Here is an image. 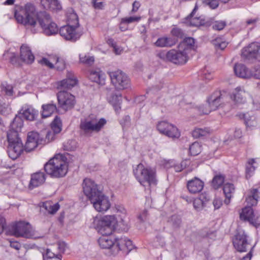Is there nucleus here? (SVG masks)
Wrapping results in <instances>:
<instances>
[{
    "label": "nucleus",
    "instance_id": "nucleus-1",
    "mask_svg": "<svg viewBox=\"0 0 260 260\" xmlns=\"http://www.w3.org/2000/svg\"><path fill=\"white\" fill-rule=\"evenodd\" d=\"M259 198L260 192L256 188L251 189L246 198L247 206L240 213L241 220L247 221L255 227L260 225V215L257 213H254L251 206L256 205Z\"/></svg>",
    "mask_w": 260,
    "mask_h": 260
},
{
    "label": "nucleus",
    "instance_id": "nucleus-2",
    "mask_svg": "<svg viewBox=\"0 0 260 260\" xmlns=\"http://www.w3.org/2000/svg\"><path fill=\"white\" fill-rule=\"evenodd\" d=\"M38 14L34 4L28 3L19 10L15 11V18L18 23L30 28L32 33L35 34L38 31V29L35 28Z\"/></svg>",
    "mask_w": 260,
    "mask_h": 260
},
{
    "label": "nucleus",
    "instance_id": "nucleus-3",
    "mask_svg": "<svg viewBox=\"0 0 260 260\" xmlns=\"http://www.w3.org/2000/svg\"><path fill=\"white\" fill-rule=\"evenodd\" d=\"M133 173L137 180L143 186L151 187L157 184L156 172L154 168L145 167L140 163L134 169Z\"/></svg>",
    "mask_w": 260,
    "mask_h": 260
},
{
    "label": "nucleus",
    "instance_id": "nucleus-4",
    "mask_svg": "<svg viewBox=\"0 0 260 260\" xmlns=\"http://www.w3.org/2000/svg\"><path fill=\"white\" fill-rule=\"evenodd\" d=\"M106 122L103 118H98L94 115H90L81 119L79 125L80 133L85 136H90L93 133L99 132Z\"/></svg>",
    "mask_w": 260,
    "mask_h": 260
},
{
    "label": "nucleus",
    "instance_id": "nucleus-5",
    "mask_svg": "<svg viewBox=\"0 0 260 260\" xmlns=\"http://www.w3.org/2000/svg\"><path fill=\"white\" fill-rule=\"evenodd\" d=\"M9 232L10 235L16 237L39 239L43 237L29 223L24 221H19L11 224L9 227Z\"/></svg>",
    "mask_w": 260,
    "mask_h": 260
},
{
    "label": "nucleus",
    "instance_id": "nucleus-6",
    "mask_svg": "<svg viewBox=\"0 0 260 260\" xmlns=\"http://www.w3.org/2000/svg\"><path fill=\"white\" fill-rule=\"evenodd\" d=\"M60 157L59 155H56L44 165L45 171L52 178L62 177L68 172L67 165Z\"/></svg>",
    "mask_w": 260,
    "mask_h": 260
},
{
    "label": "nucleus",
    "instance_id": "nucleus-7",
    "mask_svg": "<svg viewBox=\"0 0 260 260\" xmlns=\"http://www.w3.org/2000/svg\"><path fill=\"white\" fill-rule=\"evenodd\" d=\"M95 228L102 235H111L115 229L117 219L114 215H106L94 220Z\"/></svg>",
    "mask_w": 260,
    "mask_h": 260
},
{
    "label": "nucleus",
    "instance_id": "nucleus-8",
    "mask_svg": "<svg viewBox=\"0 0 260 260\" xmlns=\"http://www.w3.org/2000/svg\"><path fill=\"white\" fill-rule=\"evenodd\" d=\"M109 76L111 83L116 90H124L130 87V79L127 75L122 71L117 70L110 72Z\"/></svg>",
    "mask_w": 260,
    "mask_h": 260
},
{
    "label": "nucleus",
    "instance_id": "nucleus-9",
    "mask_svg": "<svg viewBox=\"0 0 260 260\" xmlns=\"http://www.w3.org/2000/svg\"><path fill=\"white\" fill-rule=\"evenodd\" d=\"M233 243L235 248L240 252H246L248 249H251L252 247L247 235L242 230L237 231L233 239Z\"/></svg>",
    "mask_w": 260,
    "mask_h": 260
},
{
    "label": "nucleus",
    "instance_id": "nucleus-10",
    "mask_svg": "<svg viewBox=\"0 0 260 260\" xmlns=\"http://www.w3.org/2000/svg\"><path fill=\"white\" fill-rule=\"evenodd\" d=\"M58 107L65 112L74 107L76 101L75 96L69 92L60 91L57 94Z\"/></svg>",
    "mask_w": 260,
    "mask_h": 260
},
{
    "label": "nucleus",
    "instance_id": "nucleus-11",
    "mask_svg": "<svg viewBox=\"0 0 260 260\" xmlns=\"http://www.w3.org/2000/svg\"><path fill=\"white\" fill-rule=\"evenodd\" d=\"M83 189L84 193L90 201L102 192L94 181L89 178L84 180Z\"/></svg>",
    "mask_w": 260,
    "mask_h": 260
},
{
    "label": "nucleus",
    "instance_id": "nucleus-12",
    "mask_svg": "<svg viewBox=\"0 0 260 260\" xmlns=\"http://www.w3.org/2000/svg\"><path fill=\"white\" fill-rule=\"evenodd\" d=\"M157 129L160 133L170 138H178L180 136L176 126L165 121L159 122L157 124Z\"/></svg>",
    "mask_w": 260,
    "mask_h": 260
},
{
    "label": "nucleus",
    "instance_id": "nucleus-13",
    "mask_svg": "<svg viewBox=\"0 0 260 260\" xmlns=\"http://www.w3.org/2000/svg\"><path fill=\"white\" fill-rule=\"evenodd\" d=\"M186 50L185 49L183 51H176L172 49L168 51L165 56L168 60L175 64H184L188 60L187 52H186Z\"/></svg>",
    "mask_w": 260,
    "mask_h": 260
},
{
    "label": "nucleus",
    "instance_id": "nucleus-14",
    "mask_svg": "<svg viewBox=\"0 0 260 260\" xmlns=\"http://www.w3.org/2000/svg\"><path fill=\"white\" fill-rule=\"evenodd\" d=\"M90 202L93 204L94 209L98 212L106 211L111 206L108 198L103 192L98 196H96L94 200Z\"/></svg>",
    "mask_w": 260,
    "mask_h": 260
},
{
    "label": "nucleus",
    "instance_id": "nucleus-15",
    "mask_svg": "<svg viewBox=\"0 0 260 260\" xmlns=\"http://www.w3.org/2000/svg\"><path fill=\"white\" fill-rule=\"evenodd\" d=\"M9 139L10 142H9L8 147V153L11 159L15 160L21 155L24 147L22 141L13 142L11 141L12 139L9 138Z\"/></svg>",
    "mask_w": 260,
    "mask_h": 260
},
{
    "label": "nucleus",
    "instance_id": "nucleus-16",
    "mask_svg": "<svg viewBox=\"0 0 260 260\" xmlns=\"http://www.w3.org/2000/svg\"><path fill=\"white\" fill-rule=\"evenodd\" d=\"M77 28L70 25H64L60 28L59 34L66 40L75 42L79 39L81 35L80 32L76 31Z\"/></svg>",
    "mask_w": 260,
    "mask_h": 260
},
{
    "label": "nucleus",
    "instance_id": "nucleus-17",
    "mask_svg": "<svg viewBox=\"0 0 260 260\" xmlns=\"http://www.w3.org/2000/svg\"><path fill=\"white\" fill-rule=\"evenodd\" d=\"M260 45L257 42L252 43L248 46L244 48L241 52V56L246 59H256L259 55Z\"/></svg>",
    "mask_w": 260,
    "mask_h": 260
},
{
    "label": "nucleus",
    "instance_id": "nucleus-18",
    "mask_svg": "<svg viewBox=\"0 0 260 260\" xmlns=\"http://www.w3.org/2000/svg\"><path fill=\"white\" fill-rule=\"evenodd\" d=\"M46 180V175L44 172L38 171L32 173L30 176V180L28 187L30 189L43 185Z\"/></svg>",
    "mask_w": 260,
    "mask_h": 260
},
{
    "label": "nucleus",
    "instance_id": "nucleus-19",
    "mask_svg": "<svg viewBox=\"0 0 260 260\" xmlns=\"http://www.w3.org/2000/svg\"><path fill=\"white\" fill-rule=\"evenodd\" d=\"M78 82L76 77L71 73H69L66 79L62 80L58 83L57 88L60 91L64 89H70L74 87Z\"/></svg>",
    "mask_w": 260,
    "mask_h": 260
},
{
    "label": "nucleus",
    "instance_id": "nucleus-20",
    "mask_svg": "<svg viewBox=\"0 0 260 260\" xmlns=\"http://www.w3.org/2000/svg\"><path fill=\"white\" fill-rule=\"evenodd\" d=\"M20 59L26 64L32 63L35 60V56L27 45L23 44L20 49Z\"/></svg>",
    "mask_w": 260,
    "mask_h": 260
},
{
    "label": "nucleus",
    "instance_id": "nucleus-21",
    "mask_svg": "<svg viewBox=\"0 0 260 260\" xmlns=\"http://www.w3.org/2000/svg\"><path fill=\"white\" fill-rule=\"evenodd\" d=\"M39 139V134L38 133L35 132H29L24 146L25 150L27 152L34 150L38 146Z\"/></svg>",
    "mask_w": 260,
    "mask_h": 260
},
{
    "label": "nucleus",
    "instance_id": "nucleus-22",
    "mask_svg": "<svg viewBox=\"0 0 260 260\" xmlns=\"http://www.w3.org/2000/svg\"><path fill=\"white\" fill-rule=\"evenodd\" d=\"M204 183L200 179L195 177L189 180L187 183V187L190 193L195 194L201 192L203 187Z\"/></svg>",
    "mask_w": 260,
    "mask_h": 260
},
{
    "label": "nucleus",
    "instance_id": "nucleus-23",
    "mask_svg": "<svg viewBox=\"0 0 260 260\" xmlns=\"http://www.w3.org/2000/svg\"><path fill=\"white\" fill-rule=\"evenodd\" d=\"M89 78L92 82L100 85H103L105 84L106 75L100 69L91 70L90 71Z\"/></svg>",
    "mask_w": 260,
    "mask_h": 260
},
{
    "label": "nucleus",
    "instance_id": "nucleus-24",
    "mask_svg": "<svg viewBox=\"0 0 260 260\" xmlns=\"http://www.w3.org/2000/svg\"><path fill=\"white\" fill-rule=\"evenodd\" d=\"M115 238L111 235H102L98 240V243L103 249H110L115 247Z\"/></svg>",
    "mask_w": 260,
    "mask_h": 260
},
{
    "label": "nucleus",
    "instance_id": "nucleus-25",
    "mask_svg": "<svg viewBox=\"0 0 260 260\" xmlns=\"http://www.w3.org/2000/svg\"><path fill=\"white\" fill-rule=\"evenodd\" d=\"M222 95L220 91L214 92L207 99L213 111L216 110L222 102Z\"/></svg>",
    "mask_w": 260,
    "mask_h": 260
},
{
    "label": "nucleus",
    "instance_id": "nucleus-26",
    "mask_svg": "<svg viewBox=\"0 0 260 260\" xmlns=\"http://www.w3.org/2000/svg\"><path fill=\"white\" fill-rule=\"evenodd\" d=\"M234 72L237 76L242 78L252 77V71L242 64H236L234 67Z\"/></svg>",
    "mask_w": 260,
    "mask_h": 260
},
{
    "label": "nucleus",
    "instance_id": "nucleus-27",
    "mask_svg": "<svg viewBox=\"0 0 260 260\" xmlns=\"http://www.w3.org/2000/svg\"><path fill=\"white\" fill-rule=\"evenodd\" d=\"M21 111L23 117L27 120H34L38 115V111L29 105L24 106Z\"/></svg>",
    "mask_w": 260,
    "mask_h": 260
},
{
    "label": "nucleus",
    "instance_id": "nucleus-28",
    "mask_svg": "<svg viewBox=\"0 0 260 260\" xmlns=\"http://www.w3.org/2000/svg\"><path fill=\"white\" fill-rule=\"evenodd\" d=\"M120 214L118 215V219L117 220V223L119 227L123 231H127L128 229V218L127 217L126 210L122 208L121 210H118Z\"/></svg>",
    "mask_w": 260,
    "mask_h": 260
},
{
    "label": "nucleus",
    "instance_id": "nucleus-29",
    "mask_svg": "<svg viewBox=\"0 0 260 260\" xmlns=\"http://www.w3.org/2000/svg\"><path fill=\"white\" fill-rule=\"evenodd\" d=\"M41 115L43 118L50 116L53 113L57 110L56 104L52 101L50 103L43 104L42 106Z\"/></svg>",
    "mask_w": 260,
    "mask_h": 260
},
{
    "label": "nucleus",
    "instance_id": "nucleus-30",
    "mask_svg": "<svg viewBox=\"0 0 260 260\" xmlns=\"http://www.w3.org/2000/svg\"><path fill=\"white\" fill-rule=\"evenodd\" d=\"M107 99L116 111L117 112L121 109L120 105L122 102V98L120 93H110L108 95Z\"/></svg>",
    "mask_w": 260,
    "mask_h": 260
},
{
    "label": "nucleus",
    "instance_id": "nucleus-31",
    "mask_svg": "<svg viewBox=\"0 0 260 260\" xmlns=\"http://www.w3.org/2000/svg\"><path fill=\"white\" fill-rule=\"evenodd\" d=\"M177 40L172 37H163L158 38L155 43V45L159 47H171L175 45Z\"/></svg>",
    "mask_w": 260,
    "mask_h": 260
},
{
    "label": "nucleus",
    "instance_id": "nucleus-32",
    "mask_svg": "<svg viewBox=\"0 0 260 260\" xmlns=\"http://www.w3.org/2000/svg\"><path fill=\"white\" fill-rule=\"evenodd\" d=\"M1 93L7 97L13 99L15 96L14 86L7 82H3L0 85Z\"/></svg>",
    "mask_w": 260,
    "mask_h": 260
},
{
    "label": "nucleus",
    "instance_id": "nucleus-33",
    "mask_svg": "<svg viewBox=\"0 0 260 260\" xmlns=\"http://www.w3.org/2000/svg\"><path fill=\"white\" fill-rule=\"evenodd\" d=\"M248 93L243 88L238 87L233 93L234 100L237 103H244L246 101V96Z\"/></svg>",
    "mask_w": 260,
    "mask_h": 260
},
{
    "label": "nucleus",
    "instance_id": "nucleus-34",
    "mask_svg": "<svg viewBox=\"0 0 260 260\" xmlns=\"http://www.w3.org/2000/svg\"><path fill=\"white\" fill-rule=\"evenodd\" d=\"M209 198L205 194H202L199 198L195 199L193 202L194 208L197 211H201L205 207L206 203Z\"/></svg>",
    "mask_w": 260,
    "mask_h": 260
},
{
    "label": "nucleus",
    "instance_id": "nucleus-35",
    "mask_svg": "<svg viewBox=\"0 0 260 260\" xmlns=\"http://www.w3.org/2000/svg\"><path fill=\"white\" fill-rule=\"evenodd\" d=\"M223 190L225 197L224 203L228 205L230 203V199L235 191V187L233 184L226 183L223 185Z\"/></svg>",
    "mask_w": 260,
    "mask_h": 260
},
{
    "label": "nucleus",
    "instance_id": "nucleus-36",
    "mask_svg": "<svg viewBox=\"0 0 260 260\" xmlns=\"http://www.w3.org/2000/svg\"><path fill=\"white\" fill-rule=\"evenodd\" d=\"M41 3L46 9L57 10L61 8L58 0H41Z\"/></svg>",
    "mask_w": 260,
    "mask_h": 260
},
{
    "label": "nucleus",
    "instance_id": "nucleus-37",
    "mask_svg": "<svg viewBox=\"0 0 260 260\" xmlns=\"http://www.w3.org/2000/svg\"><path fill=\"white\" fill-rule=\"evenodd\" d=\"M37 19L41 27L53 22L49 14L45 11L40 12L38 14Z\"/></svg>",
    "mask_w": 260,
    "mask_h": 260
},
{
    "label": "nucleus",
    "instance_id": "nucleus-38",
    "mask_svg": "<svg viewBox=\"0 0 260 260\" xmlns=\"http://www.w3.org/2000/svg\"><path fill=\"white\" fill-rule=\"evenodd\" d=\"M42 28L44 34L47 36L55 35L57 34L58 30L57 25L53 22L47 24L44 27H42Z\"/></svg>",
    "mask_w": 260,
    "mask_h": 260
},
{
    "label": "nucleus",
    "instance_id": "nucleus-39",
    "mask_svg": "<svg viewBox=\"0 0 260 260\" xmlns=\"http://www.w3.org/2000/svg\"><path fill=\"white\" fill-rule=\"evenodd\" d=\"M212 21H208V19H201V17L192 18L190 20V25L192 26H199L201 25L210 26Z\"/></svg>",
    "mask_w": 260,
    "mask_h": 260
},
{
    "label": "nucleus",
    "instance_id": "nucleus-40",
    "mask_svg": "<svg viewBox=\"0 0 260 260\" xmlns=\"http://www.w3.org/2000/svg\"><path fill=\"white\" fill-rule=\"evenodd\" d=\"M68 25L74 27H78L79 26L78 17L76 13L72 12L67 14Z\"/></svg>",
    "mask_w": 260,
    "mask_h": 260
},
{
    "label": "nucleus",
    "instance_id": "nucleus-41",
    "mask_svg": "<svg viewBox=\"0 0 260 260\" xmlns=\"http://www.w3.org/2000/svg\"><path fill=\"white\" fill-rule=\"evenodd\" d=\"M23 125V121L22 118L20 116H16L10 124V128L20 132Z\"/></svg>",
    "mask_w": 260,
    "mask_h": 260
},
{
    "label": "nucleus",
    "instance_id": "nucleus-42",
    "mask_svg": "<svg viewBox=\"0 0 260 260\" xmlns=\"http://www.w3.org/2000/svg\"><path fill=\"white\" fill-rule=\"evenodd\" d=\"M43 208L49 214H53L56 213L59 208V205L58 203L53 204L49 202H45L43 204Z\"/></svg>",
    "mask_w": 260,
    "mask_h": 260
},
{
    "label": "nucleus",
    "instance_id": "nucleus-43",
    "mask_svg": "<svg viewBox=\"0 0 260 260\" xmlns=\"http://www.w3.org/2000/svg\"><path fill=\"white\" fill-rule=\"evenodd\" d=\"M51 130L54 133H59L62 129V123L60 118L56 116L51 124Z\"/></svg>",
    "mask_w": 260,
    "mask_h": 260
},
{
    "label": "nucleus",
    "instance_id": "nucleus-44",
    "mask_svg": "<svg viewBox=\"0 0 260 260\" xmlns=\"http://www.w3.org/2000/svg\"><path fill=\"white\" fill-rule=\"evenodd\" d=\"M210 131L208 128H196L192 132V135L194 138H200L209 135Z\"/></svg>",
    "mask_w": 260,
    "mask_h": 260
},
{
    "label": "nucleus",
    "instance_id": "nucleus-45",
    "mask_svg": "<svg viewBox=\"0 0 260 260\" xmlns=\"http://www.w3.org/2000/svg\"><path fill=\"white\" fill-rule=\"evenodd\" d=\"M115 247H114V252H117L119 250H123L125 248V237H121L120 238H115Z\"/></svg>",
    "mask_w": 260,
    "mask_h": 260
},
{
    "label": "nucleus",
    "instance_id": "nucleus-46",
    "mask_svg": "<svg viewBox=\"0 0 260 260\" xmlns=\"http://www.w3.org/2000/svg\"><path fill=\"white\" fill-rule=\"evenodd\" d=\"M208 21H212L211 24L212 28L214 30H221L223 29L226 25V22L224 21H214L212 18H208Z\"/></svg>",
    "mask_w": 260,
    "mask_h": 260
},
{
    "label": "nucleus",
    "instance_id": "nucleus-47",
    "mask_svg": "<svg viewBox=\"0 0 260 260\" xmlns=\"http://www.w3.org/2000/svg\"><path fill=\"white\" fill-rule=\"evenodd\" d=\"M4 57L7 59L9 58L10 59V61L14 65L16 66H20V64L19 63V59L17 56V55L13 52H11L9 51H6L4 54Z\"/></svg>",
    "mask_w": 260,
    "mask_h": 260
},
{
    "label": "nucleus",
    "instance_id": "nucleus-48",
    "mask_svg": "<svg viewBox=\"0 0 260 260\" xmlns=\"http://www.w3.org/2000/svg\"><path fill=\"white\" fill-rule=\"evenodd\" d=\"M19 131L17 130L12 129L10 128L7 132V140L8 143L10 142L9 138L12 139V141L13 142H16L18 141H21L20 138L19 137L18 133Z\"/></svg>",
    "mask_w": 260,
    "mask_h": 260
},
{
    "label": "nucleus",
    "instance_id": "nucleus-49",
    "mask_svg": "<svg viewBox=\"0 0 260 260\" xmlns=\"http://www.w3.org/2000/svg\"><path fill=\"white\" fill-rule=\"evenodd\" d=\"M212 44L215 46L216 49L223 50L228 45V42L224 41L221 38H217L212 41Z\"/></svg>",
    "mask_w": 260,
    "mask_h": 260
},
{
    "label": "nucleus",
    "instance_id": "nucleus-50",
    "mask_svg": "<svg viewBox=\"0 0 260 260\" xmlns=\"http://www.w3.org/2000/svg\"><path fill=\"white\" fill-rule=\"evenodd\" d=\"M53 58V63H55V68L58 71H62L65 69L66 63L64 60L57 57V56H52Z\"/></svg>",
    "mask_w": 260,
    "mask_h": 260
},
{
    "label": "nucleus",
    "instance_id": "nucleus-51",
    "mask_svg": "<svg viewBox=\"0 0 260 260\" xmlns=\"http://www.w3.org/2000/svg\"><path fill=\"white\" fill-rule=\"evenodd\" d=\"M194 44V40L192 38H186L184 39V41L180 44L179 47L183 48V49H186V52L188 49L193 46Z\"/></svg>",
    "mask_w": 260,
    "mask_h": 260
},
{
    "label": "nucleus",
    "instance_id": "nucleus-52",
    "mask_svg": "<svg viewBox=\"0 0 260 260\" xmlns=\"http://www.w3.org/2000/svg\"><path fill=\"white\" fill-rule=\"evenodd\" d=\"M224 177L223 175L215 176L212 180V185L215 189H218L223 183Z\"/></svg>",
    "mask_w": 260,
    "mask_h": 260
},
{
    "label": "nucleus",
    "instance_id": "nucleus-53",
    "mask_svg": "<svg viewBox=\"0 0 260 260\" xmlns=\"http://www.w3.org/2000/svg\"><path fill=\"white\" fill-rule=\"evenodd\" d=\"M201 152V145L198 142L193 143L189 147V152L192 155H197Z\"/></svg>",
    "mask_w": 260,
    "mask_h": 260
},
{
    "label": "nucleus",
    "instance_id": "nucleus-54",
    "mask_svg": "<svg viewBox=\"0 0 260 260\" xmlns=\"http://www.w3.org/2000/svg\"><path fill=\"white\" fill-rule=\"evenodd\" d=\"M198 110L201 114H208L213 111L208 100H207V102L205 104L199 107Z\"/></svg>",
    "mask_w": 260,
    "mask_h": 260
},
{
    "label": "nucleus",
    "instance_id": "nucleus-55",
    "mask_svg": "<svg viewBox=\"0 0 260 260\" xmlns=\"http://www.w3.org/2000/svg\"><path fill=\"white\" fill-rule=\"evenodd\" d=\"M63 147L64 150L73 151L77 147V143L75 140H70L63 144Z\"/></svg>",
    "mask_w": 260,
    "mask_h": 260
},
{
    "label": "nucleus",
    "instance_id": "nucleus-56",
    "mask_svg": "<svg viewBox=\"0 0 260 260\" xmlns=\"http://www.w3.org/2000/svg\"><path fill=\"white\" fill-rule=\"evenodd\" d=\"M140 16H130L124 17L121 19V25L124 24H130L135 22H138L140 20Z\"/></svg>",
    "mask_w": 260,
    "mask_h": 260
},
{
    "label": "nucleus",
    "instance_id": "nucleus-57",
    "mask_svg": "<svg viewBox=\"0 0 260 260\" xmlns=\"http://www.w3.org/2000/svg\"><path fill=\"white\" fill-rule=\"evenodd\" d=\"M39 62L42 65L45 66L50 69L54 68L53 58H52V56H50L49 58L43 57L40 59Z\"/></svg>",
    "mask_w": 260,
    "mask_h": 260
},
{
    "label": "nucleus",
    "instance_id": "nucleus-58",
    "mask_svg": "<svg viewBox=\"0 0 260 260\" xmlns=\"http://www.w3.org/2000/svg\"><path fill=\"white\" fill-rule=\"evenodd\" d=\"M255 162V159L254 158H251L248 160L247 162V165L246 166V173L247 176L248 175L250 176L251 174H252L255 170V167L253 166V165Z\"/></svg>",
    "mask_w": 260,
    "mask_h": 260
},
{
    "label": "nucleus",
    "instance_id": "nucleus-59",
    "mask_svg": "<svg viewBox=\"0 0 260 260\" xmlns=\"http://www.w3.org/2000/svg\"><path fill=\"white\" fill-rule=\"evenodd\" d=\"M42 257L43 259H44L45 257H47L48 258H56L60 259L61 258V254L55 253L52 252L50 249H47L46 250V254H42Z\"/></svg>",
    "mask_w": 260,
    "mask_h": 260
},
{
    "label": "nucleus",
    "instance_id": "nucleus-60",
    "mask_svg": "<svg viewBox=\"0 0 260 260\" xmlns=\"http://www.w3.org/2000/svg\"><path fill=\"white\" fill-rule=\"evenodd\" d=\"M80 61L83 63L91 64L94 62V57L86 55H85L84 56L80 55Z\"/></svg>",
    "mask_w": 260,
    "mask_h": 260
},
{
    "label": "nucleus",
    "instance_id": "nucleus-61",
    "mask_svg": "<svg viewBox=\"0 0 260 260\" xmlns=\"http://www.w3.org/2000/svg\"><path fill=\"white\" fill-rule=\"evenodd\" d=\"M173 36L177 38H182L184 37V33L182 30L179 28H174L171 30Z\"/></svg>",
    "mask_w": 260,
    "mask_h": 260
},
{
    "label": "nucleus",
    "instance_id": "nucleus-62",
    "mask_svg": "<svg viewBox=\"0 0 260 260\" xmlns=\"http://www.w3.org/2000/svg\"><path fill=\"white\" fill-rule=\"evenodd\" d=\"M204 3L209 6L211 9H216L218 6V2L216 0H204Z\"/></svg>",
    "mask_w": 260,
    "mask_h": 260
},
{
    "label": "nucleus",
    "instance_id": "nucleus-63",
    "mask_svg": "<svg viewBox=\"0 0 260 260\" xmlns=\"http://www.w3.org/2000/svg\"><path fill=\"white\" fill-rule=\"evenodd\" d=\"M185 167V165L183 161L181 163H177L176 161L174 162V166L173 169L176 172H181Z\"/></svg>",
    "mask_w": 260,
    "mask_h": 260
},
{
    "label": "nucleus",
    "instance_id": "nucleus-64",
    "mask_svg": "<svg viewBox=\"0 0 260 260\" xmlns=\"http://www.w3.org/2000/svg\"><path fill=\"white\" fill-rule=\"evenodd\" d=\"M252 71V77L260 79V66H256Z\"/></svg>",
    "mask_w": 260,
    "mask_h": 260
}]
</instances>
